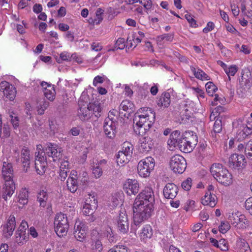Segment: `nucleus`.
I'll list each match as a JSON object with an SVG mask.
<instances>
[{
    "label": "nucleus",
    "mask_w": 252,
    "mask_h": 252,
    "mask_svg": "<svg viewBox=\"0 0 252 252\" xmlns=\"http://www.w3.org/2000/svg\"><path fill=\"white\" fill-rule=\"evenodd\" d=\"M155 202V194L151 187H146L136 197L133 206V221L139 225L151 216Z\"/></svg>",
    "instance_id": "f257e3e1"
},
{
    "label": "nucleus",
    "mask_w": 252,
    "mask_h": 252,
    "mask_svg": "<svg viewBox=\"0 0 252 252\" xmlns=\"http://www.w3.org/2000/svg\"><path fill=\"white\" fill-rule=\"evenodd\" d=\"M197 143V136L192 131H186L182 135L178 130L172 132L168 144L178 147L181 151L189 153L193 151Z\"/></svg>",
    "instance_id": "f03ea898"
},
{
    "label": "nucleus",
    "mask_w": 252,
    "mask_h": 252,
    "mask_svg": "<svg viewBox=\"0 0 252 252\" xmlns=\"http://www.w3.org/2000/svg\"><path fill=\"white\" fill-rule=\"evenodd\" d=\"M140 112L135 114L133 119V131L137 135L143 136L147 133L155 121L156 114L151 108H142Z\"/></svg>",
    "instance_id": "7ed1b4c3"
},
{
    "label": "nucleus",
    "mask_w": 252,
    "mask_h": 252,
    "mask_svg": "<svg viewBox=\"0 0 252 252\" xmlns=\"http://www.w3.org/2000/svg\"><path fill=\"white\" fill-rule=\"evenodd\" d=\"M210 171L214 179L224 186H229L233 182L231 174L220 163H213L210 168Z\"/></svg>",
    "instance_id": "20e7f679"
},
{
    "label": "nucleus",
    "mask_w": 252,
    "mask_h": 252,
    "mask_svg": "<svg viewBox=\"0 0 252 252\" xmlns=\"http://www.w3.org/2000/svg\"><path fill=\"white\" fill-rule=\"evenodd\" d=\"M54 225L55 231L58 236L63 237L66 235L69 223L65 214L62 213L57 214L55 218Z\"/></svg>",
    "instance_id": "39448f33"
},
{
    "label": "nucleus",
    "mask_w": 252,
    "mask_h": 252,
    "mask_svg": "<svg viewBox=\"0 0 252 252\" xmlns=\"http://www.w3.org/2000/svg\"><path fill=\"white\" fill-rule=\"evenodd\" d=\"M155 160L148 157L141 160L137 165V171L140 176L144 178L149 177L155 167Z\"/></svg>",
    "instance_id": "423d86ee"
},
{
    "label": "nucleus",
    "mask_w": 252,
    "mask_h": 252,
    "mask_svg": "<svg viewBox=\"0 0 252 252\" xmlns=\"http://www.w3.org/2000/svg\"><path fill=\"white\" fill-rule=\"evenodd\" d=\"M170 166L174 172L181 174L184 172L187 167L186 160L183 157L179 155H175L171 158Z\"/></svg>",
    "instance_id": "0eeeda50"
},
{
    "label": "nucleus",
    "mask_w": 252,
    "mask_h": 252,
    "mask_svg": "<svg viewBox=\"0 0 252 252\" xmlns=\"http://www.w3.org/2000/svg\"><path fill=\"white\" fill-rule=\"evenodd\" d=\"M88 228L85 223L79 220H76L73 234L77 241L83 242L86 236Z\"/></svg>",
    "instance_id": "6e6552de"
},
{
    "label": "nucleus",
    "mask_w": 252,
    "mask_h": 252,
    "mask_svg": "<svg viewBox=\"0 0 252 252\" xmlns=\"http://www.w3.org/2000/svg\"><path fill=\"white\" fill-rule=\"evenodd\" d=\"M2 234L5 238H9L13 234L16 228V218L13 215H10L5 223L1 226Z\"/></svg>",
    "instance_id": "1a4fd4ad"
},
{
    "label": "nucleus",
    "mask_w": 252,
    "mask_h": 252,
    "mask_svg": "<svg viewBox=\"0 0 252 252\" xmlns=\"http://www.w3.org/2000/svg\"><path fill=\"white\" fill-rule=\"evenodd\" d=\"M117 122L114 120V118H106L103 124V130L108 137L113 138L116 133Z\"/></svg>",
    "instance_id": "9d476101"
},
{
    "label": "nucleus",
    "mask_w": 252,
    "mask_h": 252,
    "mask_svg": "<svg viewBox=\"0 0 252 252\" xmlns=\"http://www.w3.org/2000/svg\"><path fill=\"white\" fill-rule=\"evenodd\" d=\"M79 110H78V116L82 121H88L92 117V112L89 108V103L80 100L78 101Z\"/></svg>",
    "instance_id": "9b49d317"
},
{
    "label": "nucleus",
    "mask_w": 252,
    "mask_h": 252,
    "mask_svg": "<svg viewBox=\"0 0 252 252\" xmlns=\"http://www.w3.org/2000/svg\"><path fill=\"white\" fill-rule=\"evenodd\" d=\"M0 91H2L4 96L10 101L13 100L16 97V88L6 81H2L0 83Z\"/></svg>",
    "instance_id": "f8f14e48"
},
{
    "label": "nucleus",
    "mask_w": 252,
    "mask_h": 252,
    "mask_svg": "<svg viewBox=\"0 0 252 252\" xmlns=\"http://www.w3.org/2000/svg\"><path fill=\"white\" fill-rule=\"evenodd\" d=\"M245 160L243 155L233 154L229 158L228 165L232 169L239 168L245 165Z\"/></svg>",
    "instance_id": "ddd939ff"
},
{
    "label": "nucleus",
    "mask_w": 252,
    "mask_h": 252,
    "mask_svg": "<svg viewBox=\"0 0 252 252\" xmlns=\"http://www.w3.org/2000/svg\"><path fill=\"white\" fill-rule=\"evenodd\" d=\"M15 189V184L13 180L5 181V183L3 186L1 190L2 198L6 201L8 198H10Z\"/></svg>",
    "instance_id": "4468645a"
},
{
    "label": "nucleus",
    "mask_w": 252,
    "mask_h": 252,
    "mask_svg": "<svg viewBox=\"0 0 252 252\" xmlns=\"http://www.w3.org/2000/svg\"><path fill=\"white\" fill-rule=\"evenodd\" d=\"M239 86L240 88L242 89L244 91H247L250 89L252 85L251 72L242 71L241 76L239 78Z\"/></svg>",
    "instance_id": "2eb2a0df"
},
{
    "label": "nucleus",
    "mask_w": 252,
    "mask_h": 252,
    "mask_svg": "<svg viewBox=\"0 0 252 252\" xmlns=\"http://www.w3.org/2000/svg\"><path fill=\"white\" fill-rule=\"evenodd\" d=\"M41 86L43 88L44 95L50 101H53L56 96V91L54 85L46 82H42Z\"/></svg>",
    "instance_id": "dca6fc26"
},
{
    "label": "nucleus",
    "mask_w": 252,
    "mask_h": 252,
    "mask_svg": "<svg viewBox=\"0 0 252 252\" xmlns=\"http://www.w3.org/2000/svg\"><path fill=\"white\" fill-rule=\"evenodd\" d=\"M178 187L173 183H168L164 187L163 190V195L166 198L173 199L177 195Z\"/></svg>",
    "instance_id": "f3484780"
},
{
    "label": "nucleus",
    "mask_w": 252,
    "mask_h": 252,
    "mask_svg": "<svg viewBox=\"0 0 252 252\" xmlns=\"http://www.w3.org/2000/svg\"><path fill=\"white\" fill-rule=\"evenodd\" d=\"M218 198L213 192H206L205 195L202 197L201 202L204 206H209L214 207L217 204Z\"/></svg>",
    "instance_id": "a211bd4d"
},
{
    "label": "nucleus",
    "mask_w": 252,
    "mask_h": 252,
    "mask_svg": "<svg viewBox=\"0 0 252 252\" xmlns=\"http://www.w3.org/2000/svg\"><path fill=\"white\" fill-rule=\"evenodd\" d=\"M68 189L72 193L75 192L78 189L77 176L76 171H71L70 176L66 181Z\"/></svg>",
    "instance_id": "6ab92c4d"
},
{
    "label": "nucleus",
    "mask_w": 252,
    "mask_h": 252,
    "mask_svg": "<svg viewBox=\"0 0 252 252\" xmlns=\"http://www.w3.org/2000/svg\"><path fill=\"white\" fill-rule=\"evenodd\" d=\"M174 33L173 32L164 33L157 36V43L158 46L162 47L165 45L172 42L174 39Z\"/></svg>",
    "instance_id": "aec40b11"
},
{
    "label": "nucleus",
    "mask_w": 252,
    "mask_h": 252,
    "mask_svg": "<svg viewBox=\"0 0 252 252\" xmlns=\"http://www.w3.org/2000/svg\"><path fill=\"white\" fill-rule=\"evenodd\" d=\"M2 176L4 181L13 180V169L11 163L5 161L3 162Z\"/></svg>",
    "instance_id": "412c9836"
},
{
    "label": "nucleus",
    "mask_w": 252,
    "mask_h": 252,
    "mask_svg": "<svg viewBox=\"0 0 252 252\" xmlns=\"http://www.w3.org/2000/svg\"><path fill=\"white\" fill-rule=\"evenodd\" d=\"M154 145L153 140L149 136H145L140 142L139 150L141 152H147L150 151Z\"/></svg>",
    "instance_id": "4be33fe9"
},
{
    "label": "nucleus",
    "mask_w": 252,
    "mask_h": 252,
    "mask_svg": "<svg viewBox=\"0 0 252 252\" xmlns=\"http://www.w3.org/2000/svg\"><path fill=\"white\" fill-rule=\"evenodd\" d=\"M107 161L106 159L99 160L92 167V173L95 179L100 178L103 173L102 168L106 165Z\"/></svg>",
    "instance_id": "5701e85b"
},
{
    "label": "nucleus",
    "mask_w": 252,
    "mask_h": 252,
    "mask_svg": "<svg viewBox=\"0 0 252 252\" xmlns=\"http://www.w3.org/2000/svg\"><path fill=\"white\" fill-rule=\"evenodd\" d=\"M46 152L49 157L53 158L54 161L60 158L61 152L58 150L57 144L49 143L48 147L46 149Z\"/></svg>",
    "instance_id": "b1692460"
},
{
    "label": "nucleus",
    "mask_w": 252,
    "mask_h": 252,
    "mask_svg": "<svg viewBox=\"0 0 252 252\" xmlns=\"http://www.w3.org/2000/svg\"><path fill=\"white\" fill-rule=\"evenodd\" d=\"M126 211L125 208L121 207L120 211L119 218L118 220L117 227L119 231L122 233H126L125 223L126 222Z\"/></svg>",
    "instance_id": "393cba45"
},
{
    "label": "nucleus",
    "mask_w": 252,
    "mask_h": 252,
    "mask_svg": "<svg viewBox=\"0 0 252 252\" xmlns=\"http://www.w3.org/2000/svg\"><path fill=\"white\" fill-rule=\"evenodd\" d=\"M127 194L135 195L138 193L139 190V185L138 181L135 179L127 180Z\"/></svg>",
    "instance_id": "a878e982"
},
{
    "label": "nucleus",
    "mask_w": 252,
    "mask_h": 252,
    "mask_svg": "<svg viewBox=\"0 0 252 252\" xmlns=\"http://www.w3.org/2000/svg\"><path fill=\"white\" fill-rule=\"evenodd\" d=\"M138 1L144 6L138 7L135 8L134 11H137L138 14H145V12L147 14H149V11L152 8V2L151 0H138Z\"/></svg>",
    "instance_id": "bb28decb"
},
{
    "label": "nucleus",
    "mask_w": 252,
    "mask_h": 252,
    "mask_svg": "<svg viewBox=\"0 0 252 252\" xmlns=\"http://www.w3.org/2000/svg\"><path fill=\"white\" fill-rule=\"evenodd\" d=\"M89 108L92 112V117L94 116L95 118H98L100 117L102 112V108L100 103L98 101H94V102L89 103Z\"/></svg>",
    "instance_id": "cd10ccee"
},
{
    "label": "nucleus",
    "mask_w": 252,
    "mask_h": 252,
    "mask_svg": "<svg viewBox=\"0 0 252 252\" xmlns=\"http://www.w3.org/2000/svg\"><path fill=\"white\" fill-rule=\"evenodd\" d=\"M170 94L169 93H163L157 100V105L158 107H168L170 104Z\"/></svg>",
    "instance_id": "c85d7f7f"
},
{
    "label": "nucleus",
    "mask_w": 252,
    "mask_h": 252,
    "mask_svg": "<svg viewBox=\"0 0 252 252\" xmlns=\"http://www.w3.org/2000/svg\"><path fill=\"white\" fill-rule=\"evenodd\" d=\"M30 151L28 148L24 147L21 151V162L24 168H26V171L30 167Z\"/></svg>",
    "instance_id": "c756f323"
},
{
    "label": "nucleus",
    "mask_w": 252,
    "mask_h": 252,
    "mask_svg": "<svg viewBox=\"0 0 252 252\" xmlns=\"http://www.w3.org/2000/svg\"><path fill=\"white\" fill-rule=\"evenodd\" d=\"M29 240V233L24 231H18L16 230L15 232V241L19 246H22L25 244Z\"/></svg>",
    "instance_id": "7c9ffc66"
},
{
    "label": "nucleus",
    "mask_w": 252,
    "mask_h": 252,
    "mask_svg": "<svg viewBox=\"0 0 252 252\" xmlns=\"http://www.w3.org/2000/svg\"><path fill=\"white\" fill-rule=\"evenodd\" d=\"M190 68L195 77L197 79L202 81L210 80V77L200 68H196L193 66H190Z\"/></svg>",
    "instance_id": "2f4dec72"
},
{
    "label": "nucleus",
    "mask_w": 252,
    "mask_h": 252,
    "mask_svg": "<svg viewBox=\"0 0 252 252\" xmlns=\"http://www.w3.org/2000/svg\"><path fill=\"white\" fill-rule=\"evenodd\" d=\"M141 37H139L136 32L131 34V36L127 37V47L128 48L132 47L134 48L138 43L141 42Z\"/></svg>",
    "instance_id": "473e14b6"
},
{
    "label": "nucleus",
    "mask_w": 252,
    "mask_h": 252,
    "mask_svg": "<svg viewBox=\"0 0 252 252\" xmlns=\"http://www.w3.org/2000/svg\"><path fill=\"white\" fill-rule=\"evenodd\" d=\"M228 220L231 224L234 225L235 226L238 225L240 223H245V217L244 215H240L238 216L235 214L232 213L228 217ZM243 225V224H242Z\"/></svg>",
    "instance_id": "72a5a7b5"
},
{
    "label": "nucleus",
    "mask_w": 252,
    "mask_h": 252,
    "mask_svg": "<svg viewBox=\"0 0 252 252\" xmlns=\"http://www.w3.org/2000/svg\"><path fill=\"white\" fill-rule=\"evenodd\" d=\"M49 106V102L45 99H41L37 102V106L36 110L38 115H42L44 114L45 110H46Z\"/></svg>",
    "instance_id": "f704fd0d"
},
{
    "label": "nucleus",
    "mask_w": 252,
    "mask_h": 252,
    "mask_svg": "<svg viewBox=\"0 0 252 252\" xmlns=\"http://www.w3.org/2000/svg\"><path fill=\"white\" fill-rule=\"evenodd\" d=\"M29 197V192L26 188L22 189L18 194V202L22 205H25L28 203Z\"/></svg>",
    "instance_id": "c9c22d12"
},
{
    "label": "nucleus",
    "mask_w": 252,
    "mask_h": 252,
    "mask_svg": "<svg viewBox=\"0 0 252 252\" xmlns=\"http://www.w3.org/2000/svg\"><path fill=\"white\" fill-rule=\"evenodd\" d=\"M117 165L120 167H124L126 164V149L120 151L116 156Z\"/></svg>",
    "instance_id": "e433bc0d"
},
{
    "label": "nucleus",
    "mask_w": 252,
    "mask_h": 252,
    "mask_svg": "<svg viewBox=\"0 0 252 252\" xmlns=\"http://www.w3.org/2000/svg\"><path fill=\"white\" fill-rule=\"evenodd\" d=\"M250 135H251V133H249V132L244 127V126L242 125L237 131L236 138L238 140L243 141Z\"/></svg>",
    "instance_id": "4c0bfd02"
},
{
    "label": "nucleus",
    "mask_w": 252,
    "mask_h": 252,
    "mask_svg": "<svg viewBox=\"0 0 252 252\" xmlns=\"http://www.w3.org/2000/svg\"><path fill=\"white\" fill-rule=\"evenodd\" d=\"M48 196L47 192L44 190H40L37 194V200L40 204V206L45 207L47 204Z\"/></svg>",
    "instance_id": "58836bf2"
},
{
    "label": "nucleus",
    "mask_w": 252,
    "mask_h": 252,
    "mask_svg": "<svg viewBox=\"0 0 252 252\" xmlns=\"http://www.w3.org/2000/svg\"><path fill=\"white\" fill-rule=\"evenodd\" d=\"M153 235L152 229L150 225H145L142 229L140 237L143 240L150 238Z\"/></svg>",
    "instance_id": "ea45409f"
},
{
    "label": "nucleus",
    "mask_w": 252,
    "mask_h": 252,
    "mask_svg": "<svg viewBox=\"0 0 252 252\" xmlns=\"http://www.w3.org/2000/svg\"><path fill=\"white\" fill-rule=\"evenodd\" d=\"M47 166V162H40L38 160L35 161V168L37 173L42 175L45 172Z\"/></svg>",
    "instance_id": "a19ab883"
},
{
    "label": "nucleus",
    "mask_w": 252,
    "mask_h": 252,
    "mask_svg": "<svg viewBox=\"0 0 252 252\" xmlns=\"http://www.w3.org/2000/svg\"><path fill=\"white\" fill-rule=\"evenodd\" d=\"M126 101H122L120 105L119 121L121 123L125 124L126 116Z\"/></svg>",
    "instance_id": "79ce46f5"
},
{
    "label": "nucleus",
    "mask_w": 252,
    "mask_h": 252,
    "mask_svg": "<svg viewBox=\"0 0 252 252\" xmlns=\"http://www.w3.org/2000/svg\"><path fill=\"white\" fill-rule=\"evenodd\" d=\"M97 207V205L94 204V205H88L84 204L82 212L83 214L86 216H90L94 214V211Z\"/></svg>",
    "instance_id": "37998d69"
},
{
    "label": "nucleus",
    "mask_w": 252,
    "mask_h": 252,
    "mask_svg": "<svg viewBox=\"0 0 252 252\" xmlns=\"http://www.w3.org/2000/svg\"><path fill=\"white\" fill-rule=\"evenodd\" d=\"M104 235L107 238L108 241L111 243H114L116 242V238L111 228L107 226L105 228L104 232Z\"/></svg>",
    "instance_id": "c03bdc74"
},
{
    "label": "nucleus",
    "mask_w": 252,
    "mask_h": 252,
    "mask_svg": "<svg viewBox=\"0 0 252 252\" xmlns=\"http://www.w3.org/2000/svg\"><path fill=\"white\" fill-rule=\"evenodd\" d=\"M102 249V244L99 240H96L92 242L91 250L93 252H101Z\"/></svg>",
    "instance_id": "a18cd8bd"
},
{
    "label": "nucleus",
    "mask_w": 252,
    "mask_h": 252,
    "mask_svg": "<svg viewBox=\"0 0 252 252\" xmlns=\"http://www.w3.org/2000/svg\"><path fill=\"white\" fill-rule=\"evenodd\" d=\"M238 70V67L236 65H231L227 67L224 71L228 76L229 81L231 80L230 76H234Z\"/></svg>",
    "instance_id": "49530a36"
},
{
    "label": "nucleus",
    "mask_w": 252,
    "mask_h": 252,
    "mask_svg": "<svg viewBox=\"0 0 252 252\" xmlns=\"http://www.w3.org/2000/svg\"><path fill=\"white\" fill-rule=\"evenodd\" d=\"M245 154L248 158L252 160V139L245 144Z\"/></svg>",
    "instance_id": "de8ad7c7"
},
{
    "label": "nucleus",
    "mask_w": 252,
    "mask_h": 252,
    "mask_svg": "<svg viewBox=\"0 0 252 252\" xmlns=\"http://www.w3.org/2000/svg\"><path fill=\"white\" fill-rule=\"evenodd\" d=\"M206 91L210 96H213L214 93L217 91V87L212 82H208L205 85Z\"/></svg>",
    "instance_id": "09e8293b"
},
{
    "label": "nucleus",
    "mask_w": 252,
    "mask_h": 252,
    "mask_svg": "<svg viewBox=\"0 0 252 252\" xmlns=\"http://www.w3.org/2000/svg\"><path fill=\"white\" fill-rule=\"evenodd\" d=\"M222 130L221 120L219 118H217L213 126V131L215 134L219 133Z\"/></svg>",
    "instance_id": "8fccbe9b"
},
{
    "label": "nucleus",
    "mask_w": 252,
    "mask_h": 252,
    "mask_svg": "<svg viewBox=\"0 0 252 252\" xmlns=\"http://www.w3.org/2000/svg\"><path fill=\"white\" fill-rule=\"evenodd\" d=\"M76 56V54H73L71 55L68 52H63L60 55V58L62 61H70L71 59H74Z\"/></svg>",
    "instance_id": "3c124183"
},
{
    "label": "nucleus",
    "mask_w": 252,
    "mask_h": 252,
    "mask_svg": "<svg viewBox=\"0 0 252 252\" xmlns=\"http://www.w3.org/2000/svg\"><path fill=\"white\" fill-rule=\"evenodd\" d=\"M38 160L40 162H47L45 153L44 151L36 152L35 153V161Z\"/></svg>",
    "instance_id": "603ef678"
},
{
    "label": "nucleus",
    "mask_w": 252,
    "mask_h": 252,
    "mask_svg": "<svg viewBox=\"0 0 252 252\" xmlns=\"http://www.w3.org/2000/svg\"><path fill=\"white\" fill-rule=\"evenodd\" d=\"M88 195V197H87L85 199V204L92 205H94V204H95L96 205H97V200L96 199L94 193H89Z\"/></svg>",
    "instance_id": "864d4df0"
},
{
    "label": "nucleus",
    "mask_w": 252,
    "mask_h": 252,
    "mask_svg": "<svg viewBox=\"0 0 252 252\" xmlns=\"http://www.w3.org/2000/svg\"><path fill=\"white\" fill-rule=\"evenodd\" d=\"M11 118V123L13 125V127L16 129L19 126V119L15 113L11 112L10 114Z\"/></svg>",
    "instance_id": "5fc2aeb1"
},
{
    "label": "nucleus",
    "mask_w": 252,
    "mask_h": 252,
    "mask_svg": "<svg viewBox=\"0 0 252 252\" xmlns=\"http://www.w3.org/2000/svg\"><path fill=\"white\" fill-rule=\"evenodd\" d=\"M230 228V225L228 222H221L220 225L219 226L220 231L224 234L227 232Z\"/></svg>",
    "instance_id": "6e6d98bb"
},
{
    "label": "nucleus",
    "mask_w": 252,
    "mask_h": 252,
    "mask_svg": "<svg viewBox=\"0 0 252 252\" xmlns=\"http://www.w3.org/2000/svg\"><path fill=\"white\" fill-rule=\"evenodd\" d=\"M102 19V17H89L87 20L90 25H94L99 24Z\"/></svg>",
    "instance_id": "4d7b16f0"
},
{
    "label": "nucleus",
    "mask_w": 252,
    "mask_h": 252,
    "mask_svg": "<svg viewBox=\"0 0 252 252\" xmlns=\"http://www.w3.org/2000/svg\"><path fill=\"white\" fill-rule=\"evenodd\" d=\"M115 48L118 49H124L126 46L125 40L124 38H119L116 42Z\"/></svg>",
    "instance_id": "13d9d810"
},
{
    "label": "nucleus",
    "mask_w": 252,
    "mask_h": 252,
    "mask_svg": "<svg viewBox=\"0 0 252 252\" xmlns=\"http://www.w3.org/2000/svg\"><path fill=\"white\" fill-rule=\"evenodd\" d=\"M192 180L190 178L187 179L182 183V187L185 190H189L191 187Z\"/></svg>",
    "instance_id": "bf43d9fd"
},
{
    "label": "nucleus",
    "mask_w": 252,
    "mask_h": 252,
    "mask_svg": "<svg viewBox=\"0 0 252 252\" xmlns=\"http://www.w3.org/2000/svg\"><path fill=\"white\" fill-rule=\"evenodd\" d=\"M218 248H220L221 251H225L228 250V245L226 240L221 239L219 241Z\"/></svg>",
    "instance_id": "052dcab7"
},
{
    "label": "nucleus",
    "mask_w": 252,
    "mask_h": 252,
    "mask_svg": "<svg viewBox=\"0 0 252 252\" xmlns=\"http://www.w3.org/2000/svg\"><path fill=\"white\" fill-rule=\"evenodd\" d=\"M245 205L246 209L252 216V197L248 198L245 202Z\"/></svg>",
    "instance_id": "680f3d73"
},
{
    "label": "nucleus",
    "mask_w": 252,
    "mask_h": 252,
    "mask_svg": "<svg viewBox=\"0 0 252 252\" xmlns=\"http://www.w3.org/2000/svg\"><path fill=\"white\" fill-rule=\"evenodd\" d=\"M68 171L60 168L59 178L61 181H64L68 175Z\"/></svg>",
    "instance_id": "e2e57ef3"
},
{
    "label": "nucleus",
    "mask_w": 252,
    "mask_h": 252,
    "mask_svg": "<svg viewBox=\"0 0 252 252\" xmlns=\"http://www.w3.org/2000/svg\"><path fill=\"white\" fill-rule=\"evenodd\" d=\"M28 227L29 225L28 222L26 220H23L17 230L18 231H21V230H22L26 232V230Z\"/></svg>",
    "instance_id": "0e129e2a"
},
{
    "label": "nucleus",
    "mask_w": 252,
    "mask_h": 252,
    "mask_svg": "<svg viewBox=\"0 0 252 252\" xmlns=\"http://www.w3.org/2000/svg\"><path fill=\"white\" fill-rule=\"evenodd\" d=\"M214 27V24L212 22H209L207 24V26L203 29V32L204 33H208L212 31Z\"/></svg>",
    "instance_id": "69168bd1"
},
{
    "label": "nucleus",
    "mask_w": 252,
    "mask_h": 252,
    "mask_svg": "<svg viewBox=\"0 0 252 252\" xmlns=\"http://www.w3.org/2000/svg\"><path fill=\"white\" fill-rule=\"evenodd\" d=\"M91 48L95 51H100L102 49V46L98 42H93L91 45Z\"/></svg>",
    "instance_id": "338daca9"
},
{
    "label": "nucleus",
    "mask_w": 252,
    "mask_h": 252,
    "mask_svg": "<svg viewBox=\"0 0 252 252\" xmlns=\"http://www.w3.org/2000/svg\"><path fill=\"white\" fill-rule=\"evenodd\" d=\"M244 126V127L251 134H252V119H249L247 122L246 126Z\"/></svg>",
    "instance_id": "774afa93"
}]
</instances>
